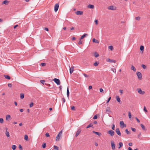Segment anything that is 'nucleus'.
Instances as JSON below:
<instances>
[{
    "mask_svg": "<svg viewBox=\"0 0 150 150\" xmlns=\"http://www.w3.org/2000/svg\"><path fill=\"white\" fill-rule=\"evenodd\" d=\"M62 130L59 132V134L57 135L55 139V140L56 141H59L62 138Z\"/></svg>",
    "mask_w": 150,
    "mask_h": 150,
    "instance_id": "f257e3e1",
    "label": "nucleus"
},
{
    "mask_svg": "<svg viewBox=\"0 0 150 150\" xmlns=\"http://www.w3.org/2000/svg\"><path fill=\"white\" fill-rule=\"evenodd\" d=\"M137 91L138 93L140 95H143L145 93V92L144 91H143L142 90L141 88H138L137 89Z\"/></svg>",
    "mask_w": 150,
    "mask_h": 150,
    "instance_id": "f03ea898",
    "label": "nucleus"
},
{
    "mask_svg": "<svg viewBox=\"0 0 150 150\" xmlns=\"http://www.w3.org/2000/svg\"><path fill=\"white\" fill-rule=\"evenodd\" d=\"M107 8L109 10H115L117 9V7L114 6H110L108 7Z\"/></svg>",
    "mask_w": 150,
    "mask_h": 150,
    "instance_id": "7ed1b4c3",
    "label": "nucleus"
},
{
    "mask_svg": "<svg viewBox=\"0 0 150 150\" xmlns=\"http://www.w3.org/2000/svg\"><path fill=\"white\" fill-rule=\"evenodd\" d=\"M111 147L112 150H115V143L112 140L110 141Z\"/></svg>",
    "mask_w": 150,
    "mask_h": 150,
    "instance_id": "20e7f679",
    "label": "nucleus"
},
{
    "mask_svg": "<svg viewBox=\"0 0 150 150\" xmlns=\"http://www.w3.org/2000/svg\"><path fill=\"white\" fill-rule=\"evenodd\" d=\"M136 74L139 80H141L142 79V75L141 73L140 72H137Z\"/></svg>",
    "mask_w": 150,
    "mask_h": 150,
    "instance_id": "39448f33",
    "label": "nucleus"
},
{
    "mask_svg": "<svg viewBox=\"0 0 150 150\" xmlns=\"http://www.w3.org/2000/svg\"><path fill=\"white\" fill-rule=\"evenodd\" d=\"M53 80L54 81L57 85H59L60 84V82L59 79L55 78L53 79Z\"/></svg>",
    "mask_w": 150,
    "mask_h": 150,
    "instance_id": "423d86ee",
    "label": "nucleus"
},
{
    "mask_svg": "<svg viewBox=\"0 0 150 150\" xmlns=\"http://www.w3.org/2000/svg\"><path fill=\"white\" fill-rule=\"evenodd\" d=\"M59 7V4H55L54 6V11L55 12H57Z\"/></svg>",
    "mask_w": 150,
    "mask_h": 150,
    "instance_id": "0eeeda50",
    "label": "nucleus"
},
{
    "mask_svg": "<svg viewBox=\"0 0 150 150\" xmlns=\"http://www.w3.org/2000/svg\"><path fill=\"white\" fill-rule=\"evenodd\" d=\"M120 124L121 127L122 128H123L124 127H126L125 124H124V122L123 121H120Z\"/></svg>",
    "mask_w": 150,
    "mask_h": 150,
    "instance_id": "6e6552de",
    "label": "nucleus"
},
{
    "mask_svg": "<svg viewBox=\"0 0 150 150\" xmlns=\"http://www.w3.org/2000/svg\"><path fill=\"white\" fill-rule=\"evenodd\" d=\"M10 2V1L8 0H5L4 1L2 2V4H5L6 5H8V4H9Z\"/></svg>",
    "mask_w": 150,
    "mask_h": 150,
    "instance_id": "1a4fd4ad",
    "label": "nucleus"
},
{
    "mask_svg": "<svg viewBox=\"0 0 150 150\" xmlns=\"http://www.w3.org/2000/svg\"><path fill=\"white\" fill-rule=\"evenodd\" d=\"M108 133L110 134L111 136H113L115 134L114 132L112 130H110L108 132Z\"/></svg>",
    "mask_w": 150,
    "mask_h": 150,
    "instance_id": "9d476101",
    "label": "nucleus"
},
{
    "mask_svg": "<svg viewBox=\"0 0 150 150\" xmlns=\"http://www.w3.org/2000/svg\"><path fill=\"white\" fill-rule=\"evenodd\" d=\"M106 61L108 62H113L114 63H115L116 61L115 60H114L113 59H111L110 58H108L106 59Z\"/></svg>",
    "mask_w": 150,
    "mask_h": 150,
    "instance_id": "9b49d317",
    "label": "nucleus"
},
{
    "mask_svg": "<svg viewBox=\"0 0 150 150\" xmlns=\"http://www.w3.org/2000/svg\"><path fill=\"white\" fill-rule=\"evenodd\" d=\"M81 129H79L76 131V133L75 135V136L76 137H77L81 133Z\"/></svg>",
    "mask_w": 150,
    "mask_h": 150,
    "instance_id": "f8f14e48",
    "label": "nucleus"
},
{
    "mask_svg": "<svg viewBox=\"0 0 150 150\" xmlns=\"http://www.w3.org/2000/svg\"><path fill=\"white\" fill-rule=\"evenodd\" d=\"M115 132L119 136L121 135V133L118 128H117L116 129Z\"/></svg>",
    "mask_w": 150,
    "mask_h": 150,
    "instance_id": "ddd939ff",
    "label": "nucleus"
},
{
    "mask_svg": "<svg viewBox=\"0 0 150 150\" xmlns=\"http://www.w3.org/2000/svg\"><path fill=\"white\" fill-rule=\"evenodd\" d=\"M75 13L77 15H82L83 14V12L81 11H77Z\"/></svg>",
    "mask_w": 150,
    "mask_h": 150,
    "instance_id": "4468645a",
    "label": "nucleus"
},
{
    "mask_svg": "<svg viewBox=\"0 0 150 150\" xmlns=\"http://www.w3.org/2000/svg\"><path fill=\"white\" fill-rule=\"evenodd\" d=\"M11 117L10 115H6V120L7 121H8L10 119Z\"/></svg>",
    "mask_w": 150,
    "mask_h": 150,
    "instance_id": "2eb2a0df",
    "label": "nucleus"
},
{
    "mask_svg": "<svg viewBox=\"0 0 150 150\" xmlns=\"http://www.w3.org/2000/svg\"><path fill=\"white\" fill-rule=\"evenodd\" d=\"M74 66L72 67L71 68H70L69 71L70 73L71 74L74 71Z\"/></svg>",
    "mask_w": 150,
    "mask_h": 150,
    "instance_id": "dca6fc26",
    "label": "nucleus"
},
{
    "mask_svg": "<svg viewBox=\"0 0 150 150\" xmlns=\"http://www.w3.org/2000/svg\"><path fill=\"white\" fill-rule=\"evenodd\" d=\"M106 112L108 113H111V111L110 110V108L109 107H108L106 108Z\"/></svg>",
    "mask_w": 150,
    "mask_h": 150,
    "instance_id": "f3484780",
    "label": "nucleus"
},
{
    "mask_svg": "<svg viewBox=\"0 0 150 150\" xmlns=\"http://www.w3.org/2000/svg\"><path fill=\"white\" fill-rule=\"evenodd\" d=\"M93 133L96 134L97 135H98L99 136H100L102 135L101 133L100 132H95L94 131H93Z\"/></svg>",
    "mask_w": 150,
    "mask_h": 150,
    "instance_id": "a211bd4d",
    "label": "nucleus"
},
{
    "mask_svg": "<svg viewBox=\"0 0 150 150\" xmlns=\"http://www.w3.org/2000/svg\"><path fill=\"white\" fill-rule=\"evenodd\" d=\"M87 7L88 8L91 9H93L94 8V6L93 5L91 4H89L88 6Z\"/></svg>",
    "mask_w": 150,
    "mask_h": 150,
    "instance_id": "6ab92c4d",
    "label": "nucleus"
},
{
    "mask_svg": "<svg viewBox=\"0 0 150 150\" xmlns=\"http://www.w3.org/2000/svg\"><path fill=\"white\" fill-rule=\"evenodd\" d=\"M88 35V34H84L83 35H82L80 39L81 40L83 39L84 38H85Z\"/></svg>",
    "mask_w": 150,
    "mask_h": 150,
    "instance_id": "aec40b11",
    "label": "nucleus"
},
{
    "mask_svg": "<svg viewBox=\"0 0 150 150\" xmlns=\"http://www.w3.org/2000/svg\"><path fill=\"white\" fill-rule=\"evenodd\" d=\"M94 55L96 57H97L99 56V54L97 52H95L94 53Z\"/></svg>",
    "mask_w": 150,
    "mask_h": 150,
    "instance_id": "412c9836",
    "label": "nucleus"
},
{
    "mask_svg": "<svg viewBox=\"0 0 150 150\" xmlns=\"http://www.w3.org/2000/svg\"><path fill=\"white\" fill-rule=\"evenodd\" d=\"M131 69L133 70L135 72L136 71V69L135 68V67L133 66V65H132L131 67Z\"/></svg>",
    "mask_w": 150,
    "mask_h": 150,
    "instance_id": "4be33fe9",
    "label": "nucleus"
},
{
    "mask_svg": "<svg viewBox=\"0 0 150 150\" xmlns=\"http://www.w3.org/2000/svg\"><path fill=\"white\" fill-rule=\"evenodd\" d=\"M92 41L93 42H95L97 43H99V41L95 38H93V39Z\"/></svg>",
    "mask_w": 150,
    "mask_h": 150,
    "instance_id": "5701e85b",
    "label": "nucleus"
},
{
    "mask_svg": "<svg viewBox=\"0 0 150 150\" xmlns=\"http://www.w3.org/2000/svg\"><path fill=\"white\" fill-rule=\"evenodd\" d=\"M116 98L117 101L119 103H120L121 101L120 98L118 96H116Z\"/></svg>",
    "mask_w": 150,
    "mask_h": 150,
    "instance_id": "b1692460",
    "label": "nucleus"
},
{
    "mask_svg": "<svg viewBox=\"0 0 150 150\" xmlns=\"http://www.w3.org/2000/svg\"><path fill=\"white\" fill-rule=\"evenodd\" d=\"M140 126H141L142 128V129L145 131H146V128H145V126L142 124H140Z\"/></svg>",
    "mask_w": 150,
    "mask_h": 150,
    "instance_id": "393cba45",
    "label": "nucleus"
},
{
    "mask_svg": "<svg viewBox=\"0 0 150 150\" xmlns=\"http://www.w3.org/2000/svg\"><path fill=\"white\" fill-rule=\"evenodd\" d=\"M5 134L6 136L8 137H10V134L8 132V131H6L5 132Z\"/></svg>",
    "mask_w": 150,
    "mask_h": 150,
    "instance_id": "a878e982",
    "label": "nucleus"
},
{
    "mask_svg": "<svg viewBox=\"0 0 150 150\" xmlns=\"http://www.w3.org/2000/svg\"><path fill=\"white\" fill-rule=\"evenodd\" d=\"M69 88L68 87L67 88V96L68 98H69Z\"/></svg>",
    "mask_w": 150,
    "mask_h": 150,
    "instance_id": "bb28decb",
    "label": "nucleus"
},
{
    "mask_svg": "<svg viewBox=\"0 0 150 150\" xmlns=\"http://www.w3.org/2000/svg\"><path fill=\"white\" fill-rule=\"evenodd\" d=\"M4 77L6 79H10V77L8 75H4Z\"/></svg>",
    "mask_w": 150,
    "mask_h": 150,
    "instance_id": "cd10ccee",
    "label": "nucleus"
},
{
    "mask_svg": "<svg viewBox=\"0 0 150 150\" xmlns=\"http://www.w3.org/2000/svg\"><path fill=\"white\" fill-rule=\"evenodd\" d=\"M24 93H21L20 94V98L21 99H23L24 98Z\"/></svg>",
    "mask_w": 150,
    "mask_h": 150,
    "instance_id": "c85d7f7f",
    "label": "nucleus"
},
{
    "mask_svg": "<svg viewBox=\"0 0 150 150\" xmlns=\"http://www.w3.org/2000/svg\"><path fill=\"white\" fill-rule=\"evenodd\" d=\"M119 147H118L119 149H120L123 146V144L122 142H120L119 143Z\"/></svg>",
    "mask_w": 150,
    "mask_h": 150,
    "instance_id": "c756f323",
    "label": "nucleus"
},
{
    "mask_svg": "<svg viewBox=\"0 0 150 150\" xmlns=\"http://www.w3.org/2000/svg\"><path fill=\"white\" fill-rule=\"evenodd\" d=\"M128 116L129 119H131L132 117L131 113L130 112H128Z\"/></svg>",
    "mask_w": 150,
    "mask_h": 150,
    "instance_id": "7c9ffc66",
    "label": "nucleus"
},
{
    "mask_svg": "<svg viewBox=\"0 0 150 150\" xmlns=\"http://www.w3.org/2000/svg\"><path fill=\"white\" fill-rule=\"evenodd\" d=\"M135 19L136 20L139 21L140 20V17L139 16H138L135 17Z\"/></svg>",
    "mask_w": 150,
    "mask_h": 150,
    "instance_id": "2f4dec72",
    "label": "nucleus"
},
{
    "mask_svg": "<svg viewBox=\"0 0 150 150\" xmlns=\"http://www.w3.org/2000/svg\"><path fill=\"white\" fill-rule=\"evenodd\" d=\"M16 148V146L15 145H13L12 146V148L13 150H15Z\"/></svg>",
    "mask_w": 150,
    "mask_h": 150,
    "instance_id": "473e14b6",
    "label": "nucleus"
},
{
    "mask_svg": "<svg viewBox=\"0 0 150 150\" xmlns=\"http://www.w3.org/2000/svg\"><path fill=\"white\" fill-rule=\"evenodd\" d=\"M109 49L110 50H113V48L112 46L110 45L108 47Z\"/></svg>",
    "mask_w": 150,
    "mask_h": 150,
    "instance_id": "72a5a7b5",
    "label": "nucleus"
},
{
    "mask_svg": "<svg viewBox=\"0 0 150 150\" xmlns=\"http://www.w3.org/2000/svg\"><path fill=\"white\" fill-rule=\"evenodd\" d=\"M140 49L141 51H143L144 50V47L143 46H141L140 47Z\"/></svg>",
    "mask_w": 150,
    "mask_h": 150,
    "instance_id": "f704fd0d",
    "label": "nucleus"
},
{
    "mask_svg": "<svg viewBox=\"0 0 150 150\" xmlns=\"http://www.w3.org/2000/svg\"><path fill=\"white\" fill-rule=\"evenodd\" d=\"M99 64V63L97 62H96L95 63H94L93 64V65L95 66H97Z\"/></svg>",
    "mask_w": 150,
    "mask_h": 150,
    "instance_id": "c9c22d12",
    "label": "nucleus"
},
{
    "mask_svg": "<svg viewBox=\"0 0 150 150\" xmlns=\"http://www.w3.org/2000/svg\"><path fill=\"white\" fill-rule=\"evenodd\" d=\"M143 110H144V111L146 113H147L148 112V110H147V109H146V107L144 106V109H143Z\"/></svg>",
    "mask_w": 150,
    "mask_h": 150,
    "instance_id": "e433bc0d",
    "label": "nucleus"
},
{
    "mask_svg": "<svg viewBox=\"0 0 150 150\" xmlns=\"http://www.w3.org/2000/svg\"><path fill=\"white\" fill-rule=\"evenodd\" d=\"M24 139L28 141V136L27 135H25L24 136Z\"/></svg>",
    "mask_w": 150,
    "mask_h": 150,
    "instance_id": "4c0bfd02",
    "label": "nucleus"
},
{
    "mask_svg": "<svg viewBox=\"0 0 150 150\" xmlns=\"http://www.w3.org/2000/svg\"><path fill=\"white\" fill-rule=\"evenodd\" d=\"M142 67L144 69H146V66L144 64H142Z\"/></svg>",
    "mask_w": 150,
    "mask_h": 150,
    "instance_id": "58836bf2",
    "label": "nucleus"
},
{
    "mask_svg": "<svg viewBox=\"0 0 150 150\" xmlns=\"http://www.w3.org/2000/svg\"><path fill=\"white\" fill-rule=\"evenodd\" d=\"M93 124L92 123H91L86 127V128H88L90 127H92L93 126Z\"/></svg>",
    "mask_w": 150,
    "mask_h": 150,
    "instance_id": "ea45409f",
    "label": "nucleus"
},
{
    "mask_svg": "<svg viewBox=\"0 0 150 150\" xmlns=\"http://www.w3.org/2000/svg\"><path fill=\"white\" fill-rule=\"evenodd\" d=\"M54 149L56 150H58V147L56 146H54Z\"/></svg>",
    "mask_w": 150,
    "mask_h": 150,
    "instance_id": "a19ab883",
    "label": "nucleus"
},
{
    "mask_svg": "<svg viewBox=\"0 0 150 150\" xmlns=\"http://www.w3.org/2000/svg\"><path fill=\"white\" fill-rule=\"evenodd\" d=\"M83 76H84V77L86 78H87V77H88V76H89V75H88L85 73H83Z\"/></svg>",
    "mask_w": 150,
    "mask_h": 150,
    "instance_id": "79ce46f5",
    "label": "nucleus"
},
{
    "mask_svg": "<svg viewBox=\"0 0 150 150\" xmlns=\"http://www.w3.org/2000/svg\"><path fill=\"white\" fill-rule=\"evenodd\" d=\"M125 132L127 134H130V132L128 131L127 129L125 130Z\"/></svg>",
    "mask_w": 150,
    "mask_h": 150,
    "instance_id": "37998d69",
    "label": "nucleus"
},
{
    "mask_svg": "<svg viewBox=\"0 0 150 150\" xmlns=\"http://www.w3.org/2000/svg\"><path fill=\"white\" fill-rule=\"evenodd\" d=\"M95 23L96 25H97L98 24V20L97 19L95 20Z\"/></svg>",
    "mask_w": 150,
    "mask_h": 150,
    "instance_id": "c03bdc74",
    "label": "nucleus"
},
{
    "mask_svg": "<svg viewBox=\"0 0 150 150\" xmlns=\"http://www.w3.org/2000/svg\"><path fill=\"white\" fill-rule=\"evenodd\" d=\"M4 122V120L3 118H0V122L1 123H2Z\"/></svg>",
    "mask_w": 150,
    "mask_h": 150,
    "instance_id": "a18cd8bd",
    "label": "nucleus"
},
{
    "mask_svg": "<svg viewBox=\"0 0 150 150\" xmlns=\"http://www.w3.org/2000/svg\"><path fill=\"white\" fill-rule=\"evenodd\" d=\"M18 148L19 149H20L21 150H23V148L21 146V145H19Z\"/></svg>",
    "mask_w": 150,
    "mask_h": 150,
    "instance_id": "49530a36",
    "label": "nucleus"
},
{
    "mask_svg": "<svg viewBox=\"0 0 150 150\" xmlns=\"http://www.w3.org/2000/svg\"><path fill=\"white\" fill-rule=\"evenodd\" d=\"M71 108L72 110H75V108L74 106H71Z\"/></svg>",
    "mask_w": 150,
    "mask_h": 150,
    "instance_id": "de8ad7c7",
    "label": "nucleus"
},
{
    "mask_svg": "<svg viewBox=\"0 0 150 150\" xmlns=\"http://www.w3.org/2000/svg\"><path fill=\"white\" fill-rule=\"evenodd\" d=\"M82 41L80 39V41L79 42L78 44L79 45H81L82 44Z\"/></svg>",
    "mask_w": 150,
    "mask_h": 150,
    "instance_id": "09e8293b",
    "label": "nucleus"
},
{
    "mask_svg": "<svg viewBox=\"0 0 150 150\" xmlns=\"http://www.w3.org/2000/svg\"><path fill=\"white\" fill-rule=\"evenodd\" d=\"M111 70L112 71H113L114 72H116V69L115 68H112L111 69Z\"/></svg>",
    "mask_w": 150,
    "mask_h": 150,
    "instance_id": "8fccbe9b",
    "label": "nucleus"
},
{
    "mask_svg": "<svg viewBox=\"0 0 150 150\" xmlns=\"http://www.w3.org/2000/svg\"><path fill=\"white\" fill-rule=\"evenodd\" d=\"M33 104H33V102L31 103L30 105V108L32 107L33 106Z\"/></svg>",
    "mask_w": 150,
    "mask_h": 150,
    "instance_id": "3c124183",
    "label": "nucleus"
},
{
    "mask_svg": "<svg viewBox=\"0 0 150 150\" xmlns=\"http://www.w3.org/2000/svg\"><path fill=\"white\" fill-rule=\"evenodd\" d=\"M119 92L121 93V95H122L123 93V90H120Z\"/></svg>",
    "mask_w": 150,
    "mask_h": 150,
    "instance_id": "603ef678",
    "label": "nucleus"
},
{
    "mask_svg": "<svg viewBox=\"0 0 150 150\" xmlns=\"http://www.w3.org/2000/svg\"><path fill=\"white\" fill-rule=\"evenodd\" d=\"M45 82V80H41L40 81V82L41 83H42L43 84H44V82Z\"/></svg>",
    "mask_w": 150,
    "mask_h": 150,
    "instance_id": "864d4df0",
    "label": "nucleus"
},
{
    "mask_svg": "<svg viewBox=\"0 0 150 150\" xmlns=\"http://www.w3.org/2000/svg\"><path fill=\"white\" fill-rule=\"evenodd\" d=\"M8 86L10 88H11L12 86V84L11 83H8Z\"/></svg>",
    "mask_w": 150,
    "mask_h": 150,
    "instance_id": "5fc2aeb1",
    "label": "nucleus"
},
{
    "mask_svg": "<svg viewBox=\"0 0 150 150\" xmlns=\"http://www.w3.org/2000/svg\"><path fill=\"white\" fill-rule=\"evenodd\" d=\"M42 147L43 148H45L46 147V144L44 143L42 145Z\"/></svg>",
    "mask_w": 150,
    "mask_h": 150,
    "instance_id": "6e6d98bb",
    "label": "nucleus"
},
{
    "mask_svg": "<svg viewBox=\"0 0 150 150\" xmlns=\"http://www.w3.org/2000/svg\"><path fill=\"white\" fill-rule=\"evenodd\" d=\"M45 136L47 137H49L50 136L49 134L48 133H47L45 134Z\"/></svg>",
    "mask_w": 150,
    "mask_h": 150,
    "instance_id": "4d7b16f0",
    "label": "nucleus"
},
{
    "mask_svg": "<svg viewBox=\"0 0 150 150\" xmlns=\"http://www.w3.org/2000/svg\"><path fill=\"white\" fill-rule=\"evenodd\" d=\"M40 64L42 66H46V64L45 63H42Z\"/></svg>",
    "mask_w": 150,
    "mask_h": 150,
    "instance_id": "13d9d810",
    "label": "nucleus"
},
{
    "mask_svg": "<svg viewBox=\"0 0 150 150\" xmlns=\"http://www.w3.org/2000/svg\"><path fill=\"white\" fill-rule=\"evenodd\" d=\"M135 119L138 122H140V120L137 117H135Z\"/></svg>",
    "mask_w": 150,
    "mask_h": 150,
    "instance_id": "bf43d9fd",
    "label": "nucleus"
},
{
    "mask_svg": "<svg viewBox=\"0 0 150 150\" xmlns=\"http://www.w3.org/2000/svg\"><path fill=\"white\" fill-rule=\"evenodd\" d=\"M111 99V97H110L109 98H108V100L107 101V103H108L109 102L110 100Z\"/></svg>",
    "mask_w": 150,
    "mask_h": 150,
    "instance_id": "052dcab7",
    "label": "nucleus"
},
{
    "mask_svg": "<svg viewBox=\"0 0 150 150\" xmlns=\"http://www.w3.org/2000/svg\"><path fill=\"white\" fill-rule=\"evenodd\" d=\"M115 125H112V130H114L115 129Z\"/></svg>",
    "mask_w": 150,
    "mask_h": 150,
    "instance_id": "680f3d73",
    "label": "nucleus"
},
{
    "mask_svg": "<svg viewBox=\"0 0 150 150\" xmlns=\"http://www.w3.org/2000/svg\"><path fill=\"white\" fill-rule=\"evenodd\" d=\"M97 118V116L96 115L94 116V117H93V119H96Z\"/></svg>",
    "mask_w": 150,
    "mask_h": 150,
    "instance_id": "e2e57ef3",
    "label": "nucleus"
},
{
    "mask_svg": "<svg viewBox=\"0 0 150 150\" xmlns=\"http://www.w3.org/2000/svg\"><path fill=\"white\" fill-rule=\"evenodd\" d=\"M99 90H100V92H103V89L102 88H100L99 89Z\"/></svg>",
    "mask_w": 150,
    "mask_h": 150,
    "instance_id": "0e129e2a",
    "label": "nucleus"
},
{
    "mask_svg": "<svg viewBox=\"0 0 150 150\" xmlns=\"http://www.w3.org/2000/svg\"><path fill=\"white\" fill-rule=\"evenodd\" d=\"M128 145L130 146H132V143L131 142L129 143L128 144Z\"/></svg>",
    "mask_w": 150,
    "mask_h": 150,
    "instance_id": "69168bd1",
    "label": "nucleus"
},
{
    "mask_svg": "<svg viewBox=\"0 0 150 150\" xmlns=\"http://www.w3.org/2000/svg\"><path fill=\"white\" fill-rule=\"evenodd\" d=\"M92 88V87L91 86H89L88 89H89L90 90Z\"/></svg>",
    "mask_w": 150,
    "mask_h": 150,
    "instance_id": "338daca9",
    "label": "nucleus"
},
{
    "mask_svg": "<svg viewBox=\"0 0 150 150\" xmlns=\"http://www.w3.org/2000/svg\"><path fill=\"white\" fill-rule=\"evenodd\" d=\"M132 130L133 132H135L136 130L134 128H132Z\"/></svg>",
    "mask_w": 150,
    "mask_h": 150,
    "instance_id": "774afa93",
    "label": "nucleus"
}]
</instances>
